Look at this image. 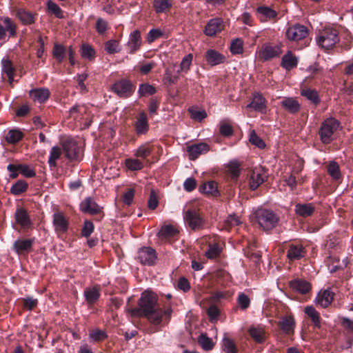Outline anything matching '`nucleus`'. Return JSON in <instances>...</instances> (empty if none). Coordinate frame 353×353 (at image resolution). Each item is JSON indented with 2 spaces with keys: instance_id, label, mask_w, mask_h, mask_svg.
Instances as JSON below:
<instances>
[{
  "instance_id": "6ab92c4d",
  "label": "nucleus",
  "mask_w": 353,
  "mask_h": 353,
  "mask_svg": "<svg viewBox=\"0 0 353 353\" xmlns=\"http://www.w3.org/2000/svg\"><path fill=\"white\" fill-rule=\"evenodd\" d=\"M281 107L291 114H296L300 111L301 105L292 97H285L281 101Z\"/></svg>"
},
{
  "instance_id": "f3484780",
  "label": "nucleus",
  "mask_w": 353,
  "mask_h": 353,
  "mask_svg": "<svg viewBox=\"0 0 353 353\" xmlns=\"http://www.w3.org/2000/svg\"><path fill=\"white\" fill-rule=\"evenodd\" d=\"M267 178L265 172L262 170H253L249 181L250 188L251 190H256L261 184H262Z\"/></svg>"
},
{
  "instance_id": "a18cd8bd",
  "label": "nucleus",
  "mask_w": 353,
  "mask_h": 353,
  "mask_svg": "<svg viewBox=\"0 0 353 353\" xmlns=\"http://www.w3.org/2000/svg\"><path fill=\"white\" fill-rule=\"evenodd\" d=\"M65 49L63 46L54 43L52 55L54 59L59 62L61 63L65 57Z\"/></svg>"
},
{
  "instance_id": "473e14b6",
  "label": "nucleus",
  "mask_w": 353,
  "mask_h": 353,
  "mask_svg": "<svg viewBox=\"0 0 353 353\" xmlns=\"http://www.w3.org/2000/svg\"><path fill=\"white\" fill-rule=\"evenodd\" d=\"M305 314L311 319L314 326L317 328L321 327V317L319 313L313 306H306L305 307Z\"/></svg>"
},
{
  "instance_id": "9b49d317",
  "label": "nucleus",
  "mask_w": 353,
  "mask_h": 353,
  "mask_svg": "<svg viewBox=\"0 0 353 353\" xmlns=\"http://www.w3.org/2000/svg\"><path fill=\"white\" fill-rule=\"evenodd\" d=\"M277 325L286 335H292L294 332L295 321L292 314L281 316Z\"/></svg>"
},
{
  "instance_id": "2eb2a0df",
  "label": "nucleus",
  "mask_w": 353,
  "mask_h": 353,
  "mask_svg": "<svg viewBox=\"0 0 353 353\" xmlns=\"http://www.w3.org/2000/svg\"><path fill=\"white\" fill-rule=\"evenodd\" d=\"M210 147L207 143H199L188 147L187 152L190 160H195L198 157L209 151Z\"/></svg>"
},
{
  "instance_id": "412c9836",
  "label": "nucleus",
  "mask_w": 353,
  "mask_h": 353,
  "mask_svg": "<svg viewBox=\"0 0 353 353\" xmlns=\"http://www.w3.org/2000/svg\"><path fill=\"white\" fill-rule=\"evenodd\" d=\"M334 294L329 290L320 292L316 298V305L324 308L328 307L334 299Z\"/></svg>"
},
{
  "instance_id": "bb28decb",
  "label": "nucleus",
  "mask_w": 353,
  "mask_h": 353,
  "mask_svg": "<svg viewBox=\"0 0 353 353\" xmlns=\"http://www.w3.org/2000/svg\"><path fill=\"white\" fill-rule=\"evenodd\" d=\"M247 108H253L256 111L263 112L265 110V99L259 94H254L250 103L247 106Z\"/></svg>"
},
{
  "instance_id": "864d4df0",
  "label": "nucleus",
  "mask_w": 353,
  "mask_h": 353,
  "mask_svg": "<svg viewBox=\"0 0 353 353\" xmlns=\"http://www.w3.org/2000/svg\"><path fill=\"white\" fill-rule=\"evenodd\" d=\"M81 54L82 57L89 60H92L95 57V51L94 48L87 43L82 45Z\"/></svg>"
},
{
  "instance_id": "de8ad7c7",
  "label": "nucleus",
  "mask_w": 353,
  "mask_h": 353,
  "mask_svg": "<svg viewBox=\"0 0 353 353\" xmlns=\"http://www.w3.org/2000/svg\"><path fill=\"white\" fill-rule=\"evenodd\" d=\"M30 97L35 103L42 105L44 103V89L37 88L30 90Z\"/></svg>"
},
{
  "instance_id": "6e6552de",
  "label": "nucleus",
  "mask_w": 353,
  "mask_h": 353,
  "mask_svg": "<svg viewBox=\"0 0 353 353\" xmlns=\"http://www.w3.org/2000/svg\"><path fill=\"white\" fill-rule=\"evenodd\" d=\"M62 147L65 157L70 160H78L79 159V147L76 141L68 139L63 141Z\"/></svg>"
},
{
  "instance_id": "1a4fd4ad",
  "label": "nucleus",
  "mask_w": 353,
  "mask_h": 353,
  "mask_svg": "<svg viewBox=\"0 0 353 353\" xmlns=\"http://www.w3.org/2000/svg\"><path fill=\"white\" fill-rule=\"evenodd\" d=\"M308 34L307 28L300 24H295L288 28L287 38L291 41H299L305 38Z\"/></svg>"
},
{
  "instance_id": "a19ab883",
  "label": "nucleus",
  "mask_w": 353,
  "mask_h": 353,
  "mask_svg": "<svg viewBox=\"0 0 353 353\" xmlns=\"http://www.w3.org/2000/svg\"><path fill=\"white\" fill-rule=\"evenodd\" d=\"M178 233V231L171 225L162 227L158 233L159 237L161 239H168L172 237Z\"/></svg>"
},
{
  "instance_id": "b1692460",
  "label": "nucleus",
  "mask_w": 353,
  "mask_h": 353,
  "mask_svg": "<svg viewBox=\"0 0 353 353\" xmlns=\"http://www.w3.org/2000/svg\"><path fill=\"white\" fill-rule=\"evenodd\" d=\"M32 244L30 239H18L14 243L13 248L19 255H24L29 252Z\"/></svg>"
},
{
  "instance_id": "f8f14e48",
  "label": "nucleus",
  "mask_w": 353,
  "mask_h": 353,
  "mask_svg": "<svg viewBox=\"0 0 353 353\" xmlns=\"http://www.w3.org/2000/svg\"><path fill=\"white\" fill-rule=\"evenodd\" d=\"M223 21L220 18H214L207 23L204 33L209 37H213L224 29Z\"/></svg>"
},
{
  "instance_id": "bf43d9fd",
  "label": "nucleus",
  "mask_w": 353,
  "mask_h": 353,
  "mask_svg": "<svg viewBox=\"0 0 353 353\" xmlns=\"http://www.w3.org/2000/svg\"><path fill=\"white\" fill-rule=\"evenodd\" d=\"M250 142L259 148H263L265 146L264 141L256 134L254 130L250 133Z\"/></svg>"
},
{
  "instance_id": "20e7f679",
  "label": "nucleus",
  "mask_w": 353,
  "mask_h": 353,
  "mask_svg": "<svg viewBox=\"0 0 353 353\" xmlns=\"http://www.w3.org/2000/svg\"><path fill=\"white\" fill-rule=\"evenodd\" d=\"M256 218L260 227L264 230L274 228L279 222L278 216L271 210L260 209L256 212Z\"/></svg>"
},
{
  "instance_id": "c85d7f7f",
  "label": "nucleus",
  "mask_w": 353,
  "mask_h": 353,
  "mask_svg": "<svg viewBox=\"0 0 353 353\" xmlns=\"http://www.w3.org/2000/svg\"><path fill=\"white\" fill-rule=\"evenodd\" d=\"M199 190L204 194L214 197H216L219 195L217 184L213 181H208L202 184L199 188Z\"/></svg>"
},
{
  "instance_id": "338daca9",
  "label": "nucleus",
  "mask_w": 353,
  "mask_h": 353,
  "mask_svg": "<svg viewBox=\"0 0 353 353\" xmlns=\"http://www.w3.org/2000/svg\"><path fill=\"white\" fill-rule=\"evenodd\" d=\"M94 230V225L90 221H85L81 230V234L85 237H88Z\"/></svg>"
},
{
  "instance_id": "e433bc0d",
  "label": "nucleus",
  "mask_w": 353,
  "mask_h": 353,
  "mask_svg": "<svg viewBox=\"0 0 353 353\" xmlns=\"http://www.w3.org/2000/svg\"><path fill=\"white\" fill-rule=\"evenodd\" d=\"M61 149L58 146H54L51 149L48 159V164L50 168L57 166V160L61 157Z\"/></svg>"
},
{
  "instance_id": "dca6fc26",
  "label": "nucleus",
  "mask_w": 353,
  "mask_h": 353,
  "mask_svg": "<svg viewBox=\"0 0 353 353\" xmlns=\"http://www.w3.org/2000/svg\"><path fill=\"white\" fill-rule=\"evenodd\" d=\"M305 248L301 244H291L287 252V257L290 261L299 260L305 255Z\"/></svg>"
},
{
  "instance_id": "4c0bfd02",
  "label": "nucleus",
  "mask_w": 353,
  "mask_h": 353,
  "mask_svg": "<svg viewBox=\"0 0 353 353\" xmlns=\"http://www.w3.org/2000/svg\"><path fill=\"white\" fill-rule=\"evenodd\" d=\"M219 132L224 137H230L233 134V127L230 120H223L220 122Z\"/></svg>"
},
{
  "instance_id": "f03ea898",
  "label": "nucleus",
  "mask_w": 353,
  "mask_h": 353,
  "mask_svg": "<svg viewBox=\"0 0 353 353\" xmlns=\"http://www.w3.org/2000/svg\"><path fill=\"white\" fill-rule=\"evenodd\" d=\"M339 41L338 31L332 28H325L316 37L318 45L325 50L332 49Z\"/></svg>"
},
{
  "instance_id": "4d7b16f0",
  "label": "nucleus",
  "mask_w": 353,
  "mask_h": 353,
  "mask_svg": "<svg viewBox=\"0 0 353 353\" xmlns=\"http://www.w3.org/2000/svg\"><path fill=\"white\" fill-rule=\"evenodd\" d=\"M125 166L130 170H140L143 168V165L139 159H128L125 160Z\"/></svg>"
},
{
  "instance_id": "a211bd4d",
  "label": "nucleus",
  "mask_w": 353,
  "mask_h": 353,
  "mask_svg": "<svg viewBox=\"0 0 353 353\" xmlns=\"http://www.w3.org/2000/svg\"><path fill=\"white\" fill-rule=\"evenodd\" d=\"M141 32L139 30H136L131 32L129 41L127 43L129 52L130 54L134 53L141 48Z\"/></svg>"
},
{
  "instance_id": "423d86ee",
  "label": "nucleus",
  "mask_w": 353,
  "mask_h": 353,
  "mask_svg": "<svg viewBox=\"0 0 353 353\" xmlns=\"http://www.w3.org/2000/svg\"><path fill=\"white\" fill-rule=\"evenodd\" d=\"M111 90L119 97L128 98L134 92V86L129 80L121 79L116 81L112 85Z\"/></svg>"
},
{
  "instance_id": "72a5a7b5",
  "label": "nucleus",
  "mask_w": 353,
  "mask_h": 353,
  "mask_svg": "<svg viewBox=\"0 0 353 353\" xmlns=\"http://www.w3.org/2000/svg\"><path fill=\"white\" fill-rule=\"evenodd\" d=\"M16 221L23 228H26L30 224L29 216L23 208L17 209L15 213Z\"/></svg>"
},
{
  "instance_id": "39448f33",
  "label": "nucleus",
  "mask_w": 353,
  "mask_h": 353,
  "mask_svg": "<svg viewBox=\"0 0 353 353\" xmlns=\"http://www.w3.org/2000/svg\"><path fill=\"white\" fill-rule=\"evenodd\" d=\"M282 53L280 46H272L269 43H264L258 52L259 59L262 61H268L279 57Z\"/></svg>"
},
{
  "instance_id": "393cba45",
  "label": "nucleus",
  "mask_w": 353,
  "mask_h": 353,
  "mask_svg": "<svg viewBox=\"0 0 353 353\" xmlns=\"http://www.w3.org/2000/svg\"><path fill=\"white\" fill-rule=\"evenodd\" d=\"M84 296L89 305H93L98 301L100 296V288L99 286H94L85 288Z\"/></svg>"
},
{
  "instance_id": "79ce46f5",
  "label": "nucleus",
  "mask_w": 353,
  "mask_h": 353,
  "mask_svg": "<svg viewBox=\"0 0 353 353\" xmlns=\"http://www.w3.org/2000/svg\"><path fill=\"white\" fill-rule=\"evenodd\" d=\"M301 94L303 97H305L315 105L320 102L319 94L315 90L303 89Z\"/></svg>"
},
{
  "instance_id": "3c124183",
  "label": "nucleus",
  "mask_w": 353,
  "mask_h": 353,
  "mask_svg": "<svg viewBox=\"0 0 353 353\" xmlns=\"http://www.w3.org/2000/svg\"><path fill=\"white\" fill-rule=\"evenodd\" d=\"M221 252V248L219 243L209 244L208 250L205 252V256L208 259H214Z\"/></svg>"
},
{
  "instance_id": "13d9d810",
  "label": "nucleus",
  "mask_w": 353,
  "mask_h": 353,
  "mask_svg": "<svg viewBox=\"0 0 353 353\" xmlns=\"http://www.w3.org/2000/svg\"><path fill=\"white\" fill-rule=\"evenodd\" d=\"M237 303L241 309L244 310L249 307L250 305V299L245 294L241 293L238 296Z\"/></svg>"
},
{
  "instance_id": "5fc2aeb1",
  "label": "nucleus",
  "mask_w": 353,
  "mask_h": 353,
  "mask_svg": "<svg viewBox=\"0 0 353 353\" xmlns=\"http://www.w3.org/2000/svg\"><path fill=\"white\" fill-rule=\"evenodd\" d=\"M156 88L148 83H142L139 86V93L140 96L153 95L156 93Z\"/></svg>"
},
{
  "instance_id": "e2e57ef3",
  "label": "nucleus",
  "mask_w": 353,
  "mask_h": 353,
  "mask_svg": "<svg viewBox=\"0 0 353 353\" xmlns=\"http://www.w3.org/2000/svg\"><path fill=\"white\" fill-rule=\"evenodd\" d=\"M206 312L211 322L216 321L220 314L219 309L214 305H210Z\"/></svg>"
},
{
  "instance_id": "49530a36",
  "label": "nucleus",
  "mask_w": 353,
  "mask_h": 353,
  "mask_svg": "<svg viewBox=\"0 0 353 353\" xmlns=\"http://www.w3.org/2000/svg\"><path fill=\"white\" fill-rule=\"evenodd\" d=\"M223 350L225 353H238L237 347L234 341L225 336L223 339Z\"/></svg>"
},
{
  "instance_id": "7ed1b4c3",
  "label": "nucleus",
  "mask_w": 353,
  "mask_h": 353,
  "mask_svg": "<svg viewBox=\"0 0 353 353\" xmlns=\"http://www.w3.org/2000/svg\"><path fill=\"white\" fill-rule=\"evenodd\" d=\"M339 125L340 123L334 118H329L323 121L319 130V135L323 143L329 144L333 141V135L339 128Z\"/></svg>"
},
{
  "instance_id": "37998d69",
  "label": "nucleus",
  "mask_w": 353,
  "mask_h": 353,
  "mask_svg": "<svg viewBox=\"0 0 353 353\" xmlns=\"http://www.w3.org/2000/svg\"><path fill=\"white\" fill-rule=\"evenodd\" d=\"M17 16L24 24H29L34 21V15L23 9L18 10Z\"/></svg>"
},
{
  "instance_id": "7c9ffc66",
  "label": "nucleus",
  "mask_w": 353,
  "mask_h": 353,
  "mask_svg": "<svg viewBox=\"0 0 353 353\" xmlns=\"http://www.w3.org/2000/svg\"><path fill=\"white\" fill-rule=\"evenodd\" d=\"M197 342L204 351H210L214 347V343L212 339L208 337L205 333H202L199 335Z\"/></svg>"
},
{
  "instance_id": "ea45409f",
  "label": "nucleus",
  "mask_w": 353,
  "mask_h": 353,
  "mask_svg": "<svg viewBox=\"0 0 353 353\" xmlns=\"http://www.w3.org/2000/svg\"><path fill=\"white\" fill-rule=\"evenodd\" d=\"M23 137V133L19 130H10L6 135L5 139L9 143H16Z\"/></svg>"
},
{
  "instance_id": "0e129e2a",
  "label": "nucleus",
  "mask_w": 353,
  "mask_h": 353,
  "mask_svg": "<svg viewBox=\"0 0 353 353\" xmlns=\"http://www.w3.org/2000/svg\"><path fill=\"white\" fill-rule=\"evenodd\" d=\"M119 42L117 40H110L105 44V49L109 54H114L119 52Z\"/></svg>"
},
{
  "instance_id": "4468645a",
  "label": "nucleus",
  "mask_w": 353,
  "mask_h": 353,
  "mask_svg": "<svg viewBox=\"0 0 353 353\" xmlns=\"http://www.w3.org/2000/svg\"><path fill=\"white\" fill-rule=\"evenodd\" d=\"M136 133L138 135L145 134L149 130L148 117L145 112H141L137 117L134 123Z\"/></svg>"
},
{
  "instance_id": "58836bf2",
  "label": "nucleus",
  "mask_w": 353,
  "mask_h": 353,
  "mask_svg": "<svg viewBox=\"0 0 353 353\" xmlns=\"http://www.w3.org/2000/svg\"><path fill=\"white\" fill-rule=\"evenodd\" d=\"M28 183L23 180H19L10 188V192L16 196L20 195L28 189Z\"/></svg>"
},
{
  "instance_id": "2f4dec72",
  "label": "nucleus",
  "mask_w": 353,
  "mask_h": 353,
  "mask_svg": "<svg viewBox=\"0 0 353 353\" xmlns=\"http://www.w3.org/2000/svg\"><path fill=\"white\" fill-rule=\"evenodd\" d=\"M1 63L2 71L7 76L9 83L12 85L14 81V69L12 66V62L8 59H3Z\"/></svg>"
},
{
  "instance_id": "f704fd0d",
  "label": "nucleus",
  "mask_w": 353,
  "mask_h": 353,
  "mask_svg": "<svg viewBox=\"0 0 353 353\" xmlns=\"http://www.w3.org/2000/svg\"><path fill=\"white\" fill-rule=\"evenodd\" d=\"M172 6L170 0H154L153 7L157 13L165 12Z\"/></svg>"
},
{
  "instance_id": "c9c22d12",
  "label": "nucleus",
  "mask_w": 353,
  "mask_h": 353,
  "mask_svg": "<svg viewBox=\"0 0 353 353\" xmlns=\"http://www.w3.org/2000/svg\"><path fill=\"white\" fill-rule=\"evenodd\" d=\"M47 9L49 13L54 15L58 19H63V12L54 1L50 0L47 2Z\"/></svg>"
},
{
  "instance_id": "603ef678",
  "label": "nucleus",
  "mask_w": 353,
  "mask_h": 353,
  "mask_svg": "<svg viewBox=\"0 0 353 353\" xmlns=\"http://www.w3.org/2000/svg\"><path fill=\"white\" fill-rule=\"evenodd\" d=\"M228 172L232 179H236L240 174V164L236 161H231L228 165Z\"/></svg>"
},
{
  "instance_id": "8fccbe9b",
  "label": "nucleus",
  "mask_w": 353,
  "mask_h": 353,
  "mask_svg": "<svg viewBox=\"0 0 353 353\" xmlns=\"http://www.w3.org/2000/svg\"><path fill=\"white\" fill-rule=\"evenodd\" d=\"M327 172L334 180H338L341 178V171L339 165L335 161H331L327 166Z\"/></svg>"
},
{
  "instance_id": "5701e85b",
  "label": "nucleus",
  "mask_w": 353,
  "mask_h": 353,
  "mask_svg": "<svg viewBox=\"0 0 353 353\" xmlns=\"http://www.w3.org/2000/svg\"><path fill=\"white\" fill-rule=\"evenodd\" d=\"M5 27L0 24V40L6 38V32L9 33V37H14L16 34V25L8 17L3 19Z\"/></svg>"
},
{
  "instance_id": "0eeeda50",
  "label": "nucleus",
  "mask_w": 353,
  "mask_h": 353,
  "mask_svg": "<svg viewBox=\"0 0 353 353\" xmlns=\"http://www.w3.org/2000/svg\"><path fill=\"white\" fill-rule=\"evenodd\" d=\"M184 219L192 230L203 228L205 221L194 209H188L184 214Z\"/></svg>"
},
{
  "instance_id": "09e8293b",
  "label": "nucleus",
  "mask_w": 353,
  "mask_h": 353,
  "mask_svg": "<svg viewBox=\"0 0 353 353\" xmlns=\"http://www.w3.org/2000/svg\"><path fill=\"white\" fill-rule=\"evenodd\" d=\"M256 11L258 14L265 18L264 20L267 19H272L276 18L277 16V12L275 10L266 6L259 7Z\"/></svg>"
},
{
  "instance_id": "c756f323",
  "label": "nucleus",
  "mask_w": 353,
  "mask_h": 353,
  "mask_svg": "<svg viewBox=\"0 0 353 353\" xmlns=\"http://www.w3.org/2000/svg\"><path fill=\"white\" fill-rule=\"evenodd\" d=\"M315 208L312 203H298L295 205L296 213L303 217L311 216L314 212Z\"/></svg>"
},
{
  "instance_id": "a878e982",
  "label": "nucleus",
  "mask_w": 353,
  "mask_h": 353,
  "mask_svg": "<svg viewBox=\"0 0 353 353\" xmlns=\"http://www.w3.org/2000/svg\"><path fill=\"white\" fill-rule=\"evenodd\" d=\"M298 59L292 54L291 51L288 52L282 57L281 65L287 70H290L297 66Z\"/></svg>"
},
{
  "instance_id": "680f3d73",
  "label": "nucleus",
  "mask_w": 353,
  "mask_h": 353,
  "mask_svg": "<svg viewBox=\"0 0 353 353\" xmlns=\"http://www.w3.org/2000/svg\"><path fill=\"white\" fill-rule=\"evenodd\" d=\"M192 61V54H189L184 57L181 61V65H180V70H178L177 72H179L180 71H184L188 72L190 69V66Z\"/></svg>"
},
{
  "instance_id": "9d476101",
  "label": "nucleus",
  "mask_w": 353,
  "mask_h": 353,
  "mask_svg": "<svg viewBox=\"0 0 353 353\" xmlns=\"http://www.w3.org/2000/svg\"><path fill=\"white\" fill-rule=\"evenodd\" d=\"M137 257L142 264L152 265L155 262L157 255L154 249L144 247L139 250Z\"/></svg>"
},
{
  "instance_id": "f257e3e1",
  "label": "nucleus",
  "mask_w": 353,
  "mask_h": 353,
  "mask_svg": "<svg viewBox=\"0 0 353 353\" xmlns=\"http://www.w3.org/2000/svg\"><path fill=\"white\" fill-rule=\"evenodd\" d=\"M157 296L149 291H145L138 301V307L130 310V313L134 317H145L154 325H158L163 321V311L157 303Z\"/></svg>"
},
{
  "instance_id": "6e6d98bb",
  "label": "nucleus",
  "mask_w": 353,
  "mask_h": 353,
  "mask_svg": "<svg viewBox=\"0 0 353 353\" xmlns=\"http://www.w3.org/2000/svg\"><path fill=\"white\" fill-rule=\"evenodd\" d=\"M152 150V148L148 143H145V144L141 145L137 149L135 155L137 157L145 159L151 154Z\"/></svg>"
},
{
  "instance_id": "c03bdc74",
  "label": "nucleus",
  "mask_w": 353,
  "mask_h": 353,
  "mask_svg": "<svg viewBox=\"0 0 353 353\" xmlns=\"http://www.w3.org/2000/svg\"><path fill=\"white\" fill-rule=\"evenodd\" d=\"M251 337L257 343H263L265 341V332L261 328L251 327L249 330Z\"/></svg>"
},
{
  "instance_id": "cd10ccee",
  "label": "nucleus",
  "mask_w": 353,
  "mask_h": 353,
  "mask_svg": "<svg viewBox=\"0 0 353 353\" xmlns=\"http://www.w3.org/2000/svg\"><path fill=\"white\" fill-rule=\"evenodd\" d=\"M291 288L296 290L301 294H306L311 290V285L309 282L305 280H294L290 283Z\"/></svg>"
},
{
  "instance_id": "052dcab7",
  "label": "nucleus",
  "mask_w": 353,
  "mask_h": 353,
  "mask_svg": "<svg viewBox=\"0 0 353 353\" xmlns=\"http://www.w3.org/2000/svg\"><path fill=\"white\" fill-rule=\"evenodd\" d=\"M230 51L232 54H241L243 52V42L239 39L232 41L230 45Z\"/></svg>"
},
{
  "instance_id": "ddd939ff",
  "label": "nucleus",
  "mask_w": 353,
  "mask_h": 353,
  "mask_svg": "<svg viewBox=\"0 0 353 353\" xmlns=\"http://www.w3.org/2000/svg\"><path fill=\"white\" fill-rule=\"evenodd\" d=\"M80 209L84 213L94 215L99 214L102 208L91 197H87L81 203Z\"/></svg>"
},
{
  "instance_id": "69168bd1",
  "label": "nucleus",
  "mask_w": 353,
  "mask_h": 353,
  "mask_svg": "<svg viewBox=\"0 0 353 353\" xmlns=\"http://www.w3.org/2000/svg\"><path fill=\"white\" fill-rule=\"evenodd\" d=\"M341 325L350 334L353 333V320L347 317L341 318Z\"/></svg>"
},
{
  "instance_id": "4be33fe9",
  "label": "nucleus",
  "mask_w": 353,
  "mask_h": 353,
  "mask_svg": "<svg viewBox=\"0 0 353 353\" xmlns=\"http://www.w3.org/2000/svg\"><path fill=\"white\" fill-rule=\"evenodd\" d=\"M206 61L211 65H216L224 63L225 57L215 50H208L205 53Z\"/></svg>"
},
{
  "instance_id": "aec40b11",
  "label": "nucleus",
  "mask_w": 353,
  "mask_h": 353,
  "mask_svg": "<svg viewBox=\"0 0 353 353\" xmlns=\"http://www.w3.org/2000/svg\"><path fill=\"white\" fill-rule=\"evenodd\" d=\"M53 224L56 231L65 232L68 228V221L62 212H57L53 215Z\"/></svg>"
},
{
  "instance_id": "774afa93",
  "label": "nucleus",
  "mask_w": 353,
  "mask_h": 353,
  "mask_svg": "<svg viewBox=\"0 0 353 353\" xmlns=\"http://www.w3.org/2000/svg\"><path fill=\"white\" fill-rule=\"evenodd\" d=\"M163 35V32L159 29H152L148 34L147 41L148 43H152Z\"/></svg>"
}]
</instances>
